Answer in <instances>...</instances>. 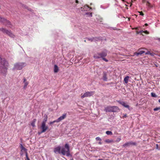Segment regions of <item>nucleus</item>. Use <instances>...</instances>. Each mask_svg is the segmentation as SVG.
Wrapping results in <instances>:
<instances>
[{"label":"nucleus","mask_w":160,"mask_h":160,"mask_svg":"<svg viewBox=\"0 0 160 160\" xmlns=\"http://www.w3.org/2000/svg\"><path fill=\"white\" fill-rule=\"evenodd\" d=\"M142 49H145V48H142L139 49L138 50V52H135L134 53V55H136V56H138L139 55H142V54L145 53V51L142 50Z\"/></svg>","instance_id":"nucleus-9"},{"label":"nucleus","mask_w":160,"mask_h":160,"mask_svg":"<svg viewBox=\"0 0 160 160\" xmlns=\"http://www.w3.org/2000/svg\"><path fill=\"white\" fill-rule=\"evenodd\" d=\"M119 108L116 106H108L105 108L104 111L106 112H117L119 111Z\"/></svg>","instance_id":"nucleus-3"},{"label":"nucleus","mask_w":160,"mask_h":160,"mask_svg":"<svg viewBox=\"0 0 160 160\" xmlns=\"http://www.w3.org/2000/svg\"><path fill=\"white\" fill-rule=\"evenodd\" d=\"M59 71V68L56 65H55L54 66V71L55 73H57Z\"/></svg>","instance_id":"nucleus-18"},{"label":"nucleus","mask_w":160,"mask_h":160,"mask_svg":"<svg viewBox=\"0 0 160 160\" xmlns=\"http://www.w3.org/2000/svg\"><path fill=\"white\" fill-rule=\"evenodd\" d=\"M160 110V107H157L153 109L154 111H157Z\"/></svg>","instance_id":"nucleus-30"},{"label":"nucleus","mask_w":160,"mask_h":160,"mask_svg":"<svg viewBox=\"0 0 160 160\" xmlns=\"http://www.w3.org/2000/svg\"><path fill=\"white\" fill-rule=\"evenodd\" d=\"M147 1V0H142V2L143 3H146Z\"/></svg>","instance_id":"nucleus-38"},{"label":"nucleus","mask_w":160,"mask_h":160,"mask_svg":"<svg viewBox=\"0 0 160 160\" xmlns=\"http://www.w3.org/2000/svg\"><path fill=\"white\" fill-rule=\"evenodd\" d=\"M2 31L3 33H6L10 37H13V34L11 32L4 28H0V31Z\"/></svg>","instance_id":"nucleus-5"},{"label":"nucleus","mask_w":160,"mask_h":160,"mask_svg":"<svg viewBox=\"0 0 160 160\" xmlns=\"http://www.w3.org/2000/svg\"><path fill=\"white\" fill-rule=\"evenodd\" d=\"M100 54V57L101 58H102L104 57H105L107 56V51L106 50L101 52L100 53H99Z\"/></svg>","instance_id":"nucleus-12"},{"label":"nucleus","mask_w":160,"mask_h":160,"mask_svg":"<svg viewBox=\"0 0 160 160\" xmlns=\"http://www.w3.org/2000/svg\"><path fill=\"white\" fill-rule=\"evenodd\" d=\"M41 128L42 129V132H45L48 129V127L46 125V124L42 123Z\"/></svg>","instance_id":"nucleus-11"},{"label":"nucleus","mask_w":160,"mask_h":160,"mask_svg":"<svg viewBox=\"0 0 160 160\" xmlns=\"http://www.w3.org/2000/svg\"><path fill=\"white\" fill-rule=\"evenodd\" d=\"M66 117V114L65 113L63 114L62 116L60 117L58 119V121L59 122L62 121V120L65 119Z\"/></svg>","instance_id":"nucleus-16"},{"label":"nucleus","mask_w":160,"mask_h":160,"mask_svg":"<svg viewBox=\"0 0 160 160\" xmlns=\"http://www.w3.org/2000/svg\"><path fill=\"white\" fill-rule=\"evenodd\" d=\"M136 32V33L137 34H141L143 36L144 35L142 34V30H141L139 32L138 31H137Z\"/></svg>","instance_id":"nucleus-25"},{"label":"nucleus","mask_w":160,"mask_h":160,"mask_svg":"<svg viewBox=\"0 0 160 160\" xmlns=\"http://www.w3.org/2000/svg\"><path fill=\"white\" fill-rule=\"evenodd\" d=\"M61 147L60 146H58L55 148L54 149V152L56 154L61 153Z\"/></svg>","instance_id":"nucleus-10"},{"label":"nucleus","mask_w":160,"mask_h":160,"mask_svg":"<svg viewBox=\"0 0 160 160\" xmlns=\"http://www.w3.org/2000/svg\"><path fill=\"white\" fill-rule=\"evenodd\" d=\"M52 122H53V123H54V122H59L58 121V119L56 120H54V121H52Z\"/></svg>","instance_id":"nucleus-39"},{"label":"nucleus","mask_w":160,"mask_h":160,"mask_svg":"<svg viewBox=\"0 0 160 160\" xmlns=\"http://www.w3.org/2000/svg\"><path fill=\"white\" fill-rule=\"evenodd\" d=\"M129 78V77L128 76H127L126 77L124 78V81L125 83L127 84L128 83Z\"/></svg>","instance_id":"nucleus-20"},{"label":"nucleus","mask_w":160,"mask_h":160,"mask_svg":"<svg viewBox=\"0 0 160 160\" xmlns=\"http://www.w3.org/2000/svg\"><path fill=\"white\" fill-rule=\"evenodd\" d=\"M118 102L120 104L122 105L124 107L128 108L129 110H130L129 109V106L126 103H125V102H122L120 101H118Z\"/></svg>","instance_id":"nucleus-13"},{"label":"nucleus","mask_w":160,"mask_h":160,"mask_svg":"<svg viewBox=\"0 0 160 160\" xmlns=\"http://www.w3.org/2000/svg\"><path fill=\"white\" fill-rule=\"evenodd\" d=\"M43 132H42V131L41 132H38V134H41L42 133H43Z\"/></svg>","instance_id":"nucleus-43"},{"label":"nucleus","mask_w":160,"mask_h":160,"mask_svg":"<svg viewBox=\"0 0 160 160\" xmlns=\"http://www.w3.org/2000/svg\"><path fill=\"white\" fill-rule=\"evenodd\" d=\"M98 160H104L102 159H99Z\"/></svg>","instance_id":"nucleus-50"},{"label":"nucleus","mask_w":160,"mask_h":160,"mask_svg":"<svg viewBox=\"0 0 160 160\" xmlns=\"http://www.w3.org/2000/svg\"><path fill=\"white\" fill-rule=\"evenodd\" d=\"M107 74V72H103L102 78L104 81H107L108 80Z\"/></svg>","instance_id":"nucleus-14"},{"label":"nucleus","mask_w":160,"mask_h":160,"mask_svg":"<svg viewBox=\"0 0 160 160\" xmlns=\"http://www.w3.org/2000/svg\"><path fill=\"white\" fill-rule=\"evenodd\" d=\"M36 121V119H34L32 122L31 123V125L33 126V127H34L35 126V123Z\"/></svg>","instance_id":"nucleus-23"},{"label":"nucleus","mask_w":160,"mask_h":160,"mask_svg":"<svg viewBox=\"0 0 160 160\" xmlns=\"http://www.w3.org/2000/svg\"><path fill=\"white\" fill-rule=\"evenodd\" d=\"M23 82L24 85L23 86V88L24 89H26L27 88V86L28 84V82L27 81V80L25 78H23Z\"/></svg>","instance_id":"nucleus-15"},{"label":"nucleus","mask_w":160,"mask_h":160,"mask_svg":"<svg viewBox=\"0 0 160 160\" xmlns=\"http://www.w3.org/2000/svg\"><path fill=\"white\" fill-rule=\"evenodd\" d=\"M71 160H73V159H71Z\"/></svg>","instance_id":"nucleus-55"},{"label":"nucleus","mask_w":160,"mask_h":160,"mask_svg":"<svg viewBox=\"0 0 160 160\" xmlns=\"http://www.w3.org/2000/svg\"><path fill=\"white\" fill-rule=\"evenodd\" d=\"M0 58V72L5 74L7 72L8 63L5 58Z\"/></svg>","instance_id":"nucleus-1"},{"label":"nucleus","mask_w":160,"mask_h":160,"mask_svg":"<svg viewBox=\"0 0 160 160\" xmlns=\"http://www.w3.org/2000/svg\"><path fill=\"white\" fill-rule=\"evenodd\" d=\"M88 8L89 9V10H90V9H91V8H89V7L87 5H85V6H84L83 9H85L86 8Z\"/></svg>","instance_id":"nucleus-29"},{"label":"nucleus","mask_w":160,"mask_h":160,"mask_svg":"<svg viewBox=\"0 0 160 160\" xmlns=\"http://www.w3.org/2000/svg\"><path fill=\"white\" fill-rule=\"evenodd\" d=\"M26 65V63L24 62L17 63L14 64L13 69H17L19 70H21Z\"/></svg>","instance_id":"nucleus-4"},{"label":"nucleus","mask_w":160,"mask_h":160,"mask_svg":"<svg viewBox=\"0 0 160 160\" xmlns=\"http://www.w3.org/2000/svg\"><path fill=\"white\" fill-rule=\"evenodd\" d=\"M94 41H98L100 40L101 38L100 37H93Z\"/></svg>","instance_id":"nucleus-22"},{"label":"nucleus","mask_w":160,"mask_h":160,"mask_svg":"<svg viewBox=\"0 0 160 160\" xmlns=\"http://www.w3.org/2000/svg\"><path fill=\"white\" fill-rule=\"evenodd\" d=\"M86 39L89 41H90L91 42L94 41L93 37L91 38H87Z\"/></svg>","instance_id":"nucleus-28"},{"label":"nucleus","mask_w":160,"mask_h":160,"mask_svg":"<svg viewBox=\"0 0 160 160\" xmlns=\"http://www.w3.org/2000/svg\"><path fill=\"white\" fill-rule=\"evenodd\" d=\"M61 153L63 155H66L67 157L72 156L70 153V147L68 144H66L64 147L61 148Z\"/></svg>","instance_id":"nucleus-2"},{"label":"nucleus","mask_w":160,"mask_h":160,"mask_svg":"<svg viewBox=\"0 0 160 160\" xmlns=\"http://www.w3.org/2000/svg\"><path fill=\"white\" fill-rule=\"evenodd\" d=\"M159 41H160V38L159 39Z\"/></svg>","instance_id":"nucleus-54"},{"label":"nucleus","mask_w":160,"mask_h":160,"mask_svg":"<svg viewBox=\"0 0 160 160\" xmlns=\"http://www.w3.org/2000/svg\"><path fill=\"white\" fill-rule=\"evenodd\" d=\"M136 0H132V2H134V1H135Z\"/></svg>","instance_id":"nucleus-48"},{"label":"nucleus","mask_w":160,"mask_h":160,"mask_svg":"<svg viewBox=\"0 0 160 160\" xmlns=\"http://www.w3.org/2000/svg\"><path fill=\"white\" fill-rule=\"evenodd\" d=\"M123 1H124V0H122Z\"/></svg>","instance_id":"nucleus-53"},{"label":"nucleus","mask_w":160,"mask_h":160,"mask_svg":"<svg viewBox=\"0 0 160 160\" xmlns=\"http://www.w3.org/2000/svg\"><path fill=\"white\" fill-rule=\"evenodd\" d=\"M158 102H159L160 103V99H159Z\"/></svg>","instance_id":"nucleus-51"},{"label":"nucleus","mask_w":160,"mask_h":160,"mask_svg":"<svg viewBox=\"0 0 160 160\" xmlns=\"http://www.w3.org/2000/svg\"><path fill=\"white\" fill-rule=\"evenodd\" d=\"M0 22L3 23L6 26L11 25V22L9 21L0 16Z\"/></svg>","instance_id":"nucleus-6"},{"label":"nucleus","mask_w":160,"mask_h":160,"mask_svg":"<svg viewBox=\"0 0 160 160\" xmlns=\"http://www.w3.org/2000/svg\"><path fill=\"white\" fill-rule=\"evenodd\" d=\"M121 140V138H118L116 141V142H120Z\"/></svg>","instance_id":"nucleus-33"},{"label":"nucleus","mask_w":160,"mask_h":160,"mask_svg":"<svg viewBox=\"0 0 160 160\" xmlns=\"http://www.w3.org/2000/svg\"><path fill=\"white\" fill-rule=\"evenodd\" d=\"M96 140L97 141H101L102 139H101L99 137H97L96 138Z\"/></svg>","instance_id":"nucleus-31"},{"label":"nucleus","mask_w":160,"mask_h":160,"mask_svg":"<svg viewBox=\"0 0 160 160\" xmlns=\"http://www.w3.org/2000/svg\"><path fill=\"white\" fill-rule=\"evenodd\" d=\"M145 26H148V24H147V23H145Z\"/></svg>","instance_id":"nucleus-47"},{"label":"nucleus","mask_w":160,"mask_h":160,"mask_svg":"<svg viewBox=\"0 0 160 160\" xmlns=\"http://www.w3.org/2000/svg\"><path fill=\"white\" fill-rule=\"evenodd\" d=\"M135 29L136 30H138V27L136 28H135Z\"/></svg>","instance_id":"nucleus-46"},{"label":"nucleus","mask_w":160,"mask_h":160,"mask_svg":"<svg viewBox=\"0 0 160 160\" xmlns=\"http://www.w3.org/2000/svg\"><path fill=\"white\" fill-rule=\"evenodd\" d=\"M127 117V114H124L123 116V118H126Z\"/></svg>","instance_id":"nucleus-40"},{"label":"nucleus","mask_w":160,"mask_h":160,"mask_svg":"<svg viewBox=\"0 0 160 160\" xmlns=\"http://www.w3.org/2000/svg\"><path fill=\"white\" fill-rule=\"evenodd\" d=\"M128 21H130V18H128Z\"/></svg>","instance_id":"nucleus-49"},{"label":"nucleus","mask_w":160,"mask_h":160,"mask_svg":"<svg viewBox=\"0 0 160 160\" xmlns=\"http://www.w3.org/2000/svg\"><path fill=\"white\" fill-rule=\"evenodd\" d=\"M26 158H27V160H30V159L29 158H28V153L27 152L26 153Z\"/></svg>","instance_id":"nucleus-36"},{"label":"nucleus","mask_w":160,"mask_h":160,"mask_svg":"<svg viewBox=\"0 0 160 160\" xmlns=\"http://www.w3.org/2000/svg\"><path fill=\"white\" fill-rule=\"evenodd\" d=\"M93 58L96 59H98L101 58L100 54L99 53H95L93 55Z\"/></svg>","instance_id":"nucleus-17"},{"label":"nucleus","mask_w":160,"mask_h":160,"mask_svg":"<svg viewBox=\"0 0 160 160\" xmlns=\"http://www.w3.org/2000/svg\"><path fill=\"white\" fill-rule=\"evenodd\" d=\"M142 33H144L146 34H148L149 33V32L147 31H142Z\"/></svg>","instance_id":"nucleus-37"},{"label":"nucleus","mask_w":160,"mask_h":160,"mask_svg":"<svg viewBox=\"0 0 160 160\" xmlns=\"http://www.w3.org/2000/svg\"><path fill=\"white\" fill-rule=\"evenodd\" d=\"M75 2L77 3H78L79 2L78 0H76Z\"/></svg>","instance_id":"nucleus-42"},{"label":"nucleus","mask_w":160,"mask_h":160,"mask_svg":"<svg viewBox=\"0 0 160 160\" xmlns=\"http://www.w3.org/2000/svg\"><path fill=\"white\" fill-rule=\"evenodd\" d=\"M47 119H48V117H47V116H46V117L44 118L43 121L42 122V123H44V124H46V122L47 120Z\"/></svg>","instance_id":"nucleus-24"},{"label":"nucleus","mask_w":160,"mask_h":160,"mask_svg":"<svg viewBox=\"0 0 160 160\" xmlns=\"http://www.w3.org/2000/svg\"><path fill=\"white\" fill-rule=\"evenodd\" d=\"M106 133L107 135H112V132L110 131H107L106 132Z\"/></svg>","instance_id":"nucleus-26"},{"label":"nucleus","mask_w":160,"mask_h":160,"mask_svg":"<svg viewBox=\"0 0 160 160\" xmlns=\"http://www.w3.org/2000/svg\"><path fill=\"white\" fill-rule=\"evenodd\" d=\"M94 93V92H87L85 93L83 95H82L81 98H82L85 97H90L93 95Z\"/></svg>","instance_id":"nucleus-7"},{"label":"nucleus","mask_w":160,"mask_h":160,"mask_svg":"<svg viewBox=\"0 0 160 160\" xmlns=\"http://www.w3.org/2000/svg\"><path fill=\"white\" fill-rule=\"evenodd\" d=\"M146 5L148 7H150V3L148 2V1L146 2Z\"/></svg>","instance_id":"nucleus-32"},{"label":"nucleus","mask_w":160,"mask_h":160,"mask_svg":"<svg viewBox=\"0 0 160 160\" xmlns=\"http://www.w3.org/2000/svg\"><path fill=\"white\" fill-rule=\"evenodd\" d=\"M84 42H86V40H84Z\"/></svg>","instance_id":"nucleus-52"},{"label":"nucleus","mask_w":160,"mask_h":160,"mask_svg":"<svg viewBox=\"0 0 160 160\" xmlns=\"http://www.w3.org/2000/svg\"><path fill=\"white\" fill-rule=\"evenodd\" d=\"M156 148L157 149H159L158 148V144H156Z\"/></svg>","instance_id":"nucleus-41"},{"label":"nucleus","mask_w":160,"mask_h":160,"mask_svg":"<svg viewBox=\"0 0 160 160\" xmlns=\"http://www.w3.org/2000/svg\"><path fill=\"white\" fill-rule=\"evenodd\" d=\"M151 95L152 97L156 98L157 97V96L156 94L153 92H152L151 93Z\"/></svg>","instance_id":"nucleus-27"},{"label":"nucleus","mask_w":160,"mask_h":160,"mask_svg":"<svg viewBox=\"0 0 160 160\" xmlns=\"http://www.w3.org/2000/svg\"><path fill=\"white\" fill-rule=\"evenodd\" d=\"M105 142L107 143H110L114 142V141L112 139H106L105 140Z\"/></svg>","instance_id":"nucleus-19"},{"label":"nucleus","mask_w":160,"mask_h":160,"mask_svg":"<svg viewBox=\"0 0 160 160\" xmlns=\"http://www.w3.org/2000/svg\"><path fill=\"white\" fill-rule=\"evenodd\" d=\"M102 59L104 61H105L106 62H108V60L107 59H106V58H105V57H104L103 58H102Z\"/></svg>","instance_id":"nucleus-35"},{"label":"nucleus","mask_w":160,"mask_h":160,"mask_svg":"<svg viewBox=\"0 0 160 160\" xmlns=\"http://www.w3.org/2000/svg\"><path fill=\"white\" fill-rule=\"evenodd\" d=\"M98 144H100V145H101L102 144V143L101 142V141H99L98 143Z\"/></svg>","instance_id":"nucleus-44"},{"label":"nucleus","mask_w":160,"mask_h":160,"mask_svg":"<svg viewBox=\"0 0 160 160\" xmlns=\"http://www.w3.org/2000/svg\"><path fill=\"white\" fill-rule=\"evenodd\" d=\"M20 147L21 149V151H22V150L24 151H26L27 149L25 148L22 144H20Z\"/></svg>","instance_id":"nucleus-21"},{"label":"nucleus","mask_w":160,"mask_h":160,"mask_svg":"<svg viewBox=\"0 0 160 160\" xmlns=\"http://www.w3.org/2000/svg\"><path fill=\"white\" fill-rule=\"evenodd\" d=\"M136 142L130 141L125 143L123 145L122 147L124 148H126L127 146H129L130 145L136 146Z\"/></svg>","instance_id":"nucleus-8"},{"label":"nucleus","mask_w":160,"mask_h":160,"mask_svg":"<svg viewBox=\"0 0 160 160\" xmlns=\"http://www.w3.org/2000/svg\"><path fill=\"white\" fill-rule=\"evenodd\" d=\"M53 123L52 122H50V124H51V125Z\"/></svg>","instance_id":"nucleus-45"},{"label":"nucleus","mask_w":160,"mask_h":160,"mask_svg":"<svg viewBox=\"0 0 160 160\" xmlns=\"http://www.w3.org/2000/svg\"><path fill=\"white\" fill-rule=\"evenodd\" d=\"M138 12L140 13V15H141V16H143L144 15V13L142 11Z\"/></svg>","instance_id":"nucleus-34"}]
</instances>
